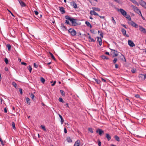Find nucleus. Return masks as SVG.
Listing matches in <instances>:
<instances>
[{
	"mask_svg": "<svg viewBox=\"0 0 146 146\" xmlns=\"http://www.w3.org/2000/svg\"><path fill=\"white\" fill-rule=\"evenodd\" d=\"M4 112L5 113H6L7 112V110L6 108H4Z\"/></svg>",
	"mask_w": 146,
	"mask_h": 146,
	"instance_id": "nucleus-60",
	"label": "nucleus"
},
{
	"mask_svg": "<svg viewBox=\"0 0 146 146\" xmlns=\"http://www.w3.org/2000/svg\"><path fill=\"white\" fill-rule=\"evenodd\" d=\"M58 100L60 102H61L63 103L64 102V101L61 98H59Z\"/></svg>",
	"mask_w": 146,
	"mask_h": 146,
	"instance_id": "nucleus-41",
	"label": "nucleus"
},
{
	"mask_svg": "<svg viewBox=\"0 0 146 146\" xmlns=\"http://www.w3.org/2000/svg\"><path fill=\"white\" fill-rule=\"evenodd\" d=\"M127 19H128L129 21L131 20V18L130 17V15H128L127 13L126 15L125 16H124Z\"/></svg>",
	"mask_w": 146,
	"mask_h": 146,
	"instance_id": "nucleus-22",
	"label": "nucleus"
},
{
	"mask_svg": "<svg viewBox=\"0 0 146 146\" xmlns=\"http://www.w3.org/2000/svg\"><path fill=\"white\" fill-rule=\"evenodd\" d=\"M105 54H107V55H110V54H109V53L108 52H105Z\"/></svg>",
	"mask_w": 146,
	"mask_h": 146,
	"instance_id": "nucleus-64",
	"label": "nucleus"
},
{
	"mask_svg": "<svg viewBox=\"0 0 146 146\" xmlns=\"http://www.w3.org/2000/svg\"><path fill=\"white\" fill-rule=\"evenodd\" d=\"M59 9L62 13V14H64L65 13V11L64 9V8L62 7H59Z\"/></svg>",
	"mask_w": 146,
	"mask_h": 146,
	"instance_id": "nucleus-11",
	"label": "nucleus"
},
{
	"mask_svg": "<svg viewBox=\"0 0 146 146\" xmlns=\"http://www.w3.org/2000/svg\"><path fill=\"white\" fill-rule=\"evenodd\" d=\"M5 70L6 71H8V68L7 67H5Z\"/></svg>",
	"mask_w": 146,
	"mask_h": 146,
	"instance_id": "nucleus-63",
	"label": "nucleus"
},
{
	"mask_svg": "<svg viewBox=\"0 0 146 146\" xmlns=\"http://www.w3.org/2000/svg\"><path fill=\"white\" fill-rule=\"evenodd\" d=\"M139 30L141 32L145 34H146V30L145 28L141 26H139Z\"/></svg>",
	"mask_w": 146,
	"mask_h": 146,
	"instance_id": "nucleus-5",
	"label": "nucleus"
},
{
	"mask_svg": "<svg viewBox=\"0 0 146 146\" xmlns=\"http://www.w3.org/2000/svg\"><path fill=\"white\" fill-rule=\"evenodd\" d=\"M34 12H35V14L36 15H38V12L36 11H35Z\"/></svg>",
	"mask_w": 146,
	"mask_h": 146,
	"instance_id": "nucleus-54",
	"label": "nucleus"
},
{
	"mask_svg": "<svg viewBox=\"0 0 146 146\" xmlns=\"http://www.w3.org/2000/svg\"><path fill=\"white\" fill-rule=\"evenodd\" d=\"M121 25L123 27H124L125 28H126V29H127V27H126V26L125 25L123 24H121Z\"/></svg>",
	"mask_w": 146,
	"mask_h": 146,
	"instance_id": "nucleus-52",
	"label": "nucleus"
},
{
	"mask_svg": "<svg viewBox=\"0 0 146 146\" xmlns=\"http://www.w3.org/2000/svg\"><path fill=\"white\" fill-rule=\"evenodd\" d=\"M65 18L66 19L69 20L71 22L72 24V26H76L80 25V24H78V23H76V21L77 20L76 19H74L73 18H71L68 15L65 16Z\"/></svg>",
	"mask_w": 146,
	"mask_h": 146,
	"instance_id": "nucleus-1",
	"label": "nucleus"
},
{
	"mask_svg": "<svg viewBox=\"0 0 146 146\" xmlns=\"http://www.w3.org/2000/svg\"><path fill=\"white\" fill-rule=\"evenodd\" d=\"M128 23L129 24L135 28H137L138 27V25L133 21H131L130 22H128Z\"/></svg>",
	"mask_w": 146,
	"mask_h": 146,
	"instance_id": "nucleus-4",
	"label": "nucleus"
},
{
	"mask_svg": "<svg viewBox=\"0 0 146 146\" xmlns=\"http://www.w3.org/2000/svg\"><path fill=\"white\" fill-rule=\"evenodd\" d=\"M121 32L123 34V35L125 36L128 37L129 36L128 35H127L126 34V30L124 29L123 28H121Z\"/></svg>",
	"mask_w": 146,
	"mask_h": 146,
	"instance_id": "nucleus-9",
	"label": "nucleus"
},
{
	"mask_svg": "<svg viewBox=\"0 0 146 146\" xmlns=\"http://www.w3.org/2000/svg\"><path fill=\"white\" fill-rule=\"evenodd\" d=\"M13 85L16 88H17V86L16 83L14 82H12Z\"/></svg>",
	"mask_w": 146,
	"mask_h": 146,
	"instance_id": "nucleus-33",
	"label": "nucleus"
},
{
	"mask_svg": "<svg viewBox=\"0 0 146 146\" xmlns=\"http://www.w3.org/2000/svg\"><path fill=\"white\" fill-rule=\"evenodd\" d=\"M114 138L117 141L119 142L120 141L119 138L117 135H115L114 136Z\"/></svg>",
	"mask_w": 146,
	"mask_h": 146,
	"instance_id": "nucleus-25",
	"label": "nucleus"
},
{
	"mask_svg": "<svg viewBox=\"0 0 146 146\" xmlns=\"http://www.w3.org/2000/svg\"><path fill=\"white\" fill-rule=\"evenodd\" d=\"M101 58L103 59H109V58L108 57H107L106 56L104 55H102L101 56Z\"/></svg>",
	"mask_w": 146,
	"mask_h": 146,
	"instance_id": "nucleus-29",
	"label": "nucleus"
},
{
	"mask_svg": "<svg viewBox=\"0 0 146 146\" xmlns=\"http://www.w3.org/2000/svg\"><path fill=\"white\" fill-rule=\"evenodd\" d=\"M61 29H62L63 31H66L67 30L66 27L64 25L63 23H62L61 24Z\"/></svg>",
	"mask_w": 146,
	"mask_h": 146,
	"instance_id": "nucleus-12",
	"label": "nucleus"
},
{
	"mask_svg": "<svg viewBox=\"0 0 146 146\" xmlns=\"http://www.w3.org/2000/svg\"><path fill=\"white\" fill-rule=\"evenodd\" d=\"M128 45L131 47L135 46V45L133 42L131 40H129L128 41Z\"/></svg>",
	"mask_w": 146,
	"mask_h": 146,
	"instance_id": "nucleus-6",
	"label": "nucleus"
},
{
	"mask_svg": "<svg viewBox=\"0 0 146 146\" xmlns=\"http://www.w3.org/2000/svg\"><path fill=\"white\" fill-rule=\"evenodd\" d=\"M6 46L8 48V50H10L11 48V45L10 44H7Z\"/></svg>",
	"mask_w": 146,
	"mask_h": 146,
	"instance_id": "nucleus-34",
	"label": "nucleus"
},
{
	"mask_svg": "<svg viewBox=\"0 0 146 146\" xmlns=\"http://www.w3.org/2000/svg\"><path fill=\"white\" fill-rule=\"evenodd\" d=\"M97 38H98L97 41L99 42V44L101 46L102 44V39L99 37H97Z\"/></svg>",
	"mask_w": 146,
	"mask_h": 146,
	"instance_id": "nucleus-18",
	"label": "nucleus"
},
{
	"mask_svg": "<svg viewBox=\"0 0 146 146\" xmlns=\"http://www.w3.org/2000/svg\"><path fill=\"white\" fill-rule=\"evenodd\" d=\"M135 97L137 98H139L140 97V96L138 94H137L135 95Z\"/></svg>",
	"mask_w": 146,
	"mask_h": 146,
	"instance_id": "nucleus-50",
	"label": "nucleus"
},
{
	"mask_svg": "<svg viewBox=\"0 0 146 146\" xmlns=\"http://www.w3.org/2000/svg\"><path fill=\"white\" fill-rule=\"evenodd\" d=\"M139 77L140 78H141L142 80H144L145 79H146V74H141L139 75Z\"/></svg>",
	"mask_w": 146,
	"mask_h": 146,
	"instance_id": "nucleus-13",
	"label": "nucleus"
},
{
	"mask_svg": "<svg viewBox=\"0 0 146 146\" xmlns=\"http://www.w3.org/2000/svg\"><path fill=\"white\" fill-rule=\"evenodd\" d=\"M80 140H77L75 143L74 146H80Z\"/></svg>",
	"mask_w": 146,
	"mask_h": 146,
	"instance_id": "nucleus-14",
	"label": "nucleus"
},
{
	"mask_svg": "<svg viewBox=\"0 0 146 146\" xmlns=\"http://www.w3.org/2000/svg\"><path fill=\"white\" fill-rule=\"evenodd\" d=\"M92 9H93V11H100V9L98 7H94L92 8Z\"/></svg>",
	"mask_w": 146,
	"mask_h": 146,
	"instance_id": "nucleus-23",
	"label": "nucleus"
},
{
	"mask_svg": "<svg viewBox=\"0 0 146 146\" xmlns=\"http://www.w3.org/2000/svg\"><path fill=\"white\" fill-rule=\"evenodd\" d=\"M106 137L107 138L108 141H109L111 139V137L110 135L108 133L106 134Z\"/></svg>",
	"mask_w": 146,
	"mask_h": 146,
	"instance_id": "nucleus-20",
	"label": "nucleus"
},
{
	"mask_svg": "<svg viewBox=\"0 0 146 146\" xmlns=\"http://www.w3.org/2000/svg\"><path fill=\"white\" fill-rule=\"evenodd\" d=\"M117 58H114V59L113 60V62L114 64H115L116 62L117 61Z\"/></svg>",
	"mask_w": 146,
	"mask_h": 146,
	"instance_id": "nucleus-37",
	"label": "nucleus"
},
{
	"mask_svg": "<svg viewBox=\"0 0 146 146\" xmlns=\"http://www.w3.org/2000/svg\"><path fill=\"white\" fill-rule=\"evenodd\" d=\"M56 82V81H54V82L53 83L51 84V85L52 86H54L55 85Z\"/></svg>",
	"mask_w": 146,
	"mask_h": 146,
	"instance_id": "nucleus-57",
	"label": "nucleus"
},
{
	"mask_svg": "<svg viewBox=\"0 0 146 146\" xmlns=\"http://www.w3.org/2000/svg\"><path fill=\"white\" fill-rule=\"evenodd\" d=\"M66 140L68 143H70L72 142V139L69 137H68L67 138Z\"/></svg>",
	"mask_w": 146,
	"mask_h": 146,
	"instance_id": "nucleus-28",
	"label": "nucleus"
},
{
	"mask_svg": "<svg viewBox=\"0 0 146 146\" xmlns=\"http://www.w3.org/2000/svg\"><path fill=\"white\" fill-rule=\"evenodd\" d=\"M98 16H99L101 18L104 19L105 18V17L104 16H99V15Z\"/></svg>",
	"mask_w": 146,
	"mask_h": 146,
	"instance_id": "nucleus-62",
	"label": "nucleus"
},
{
	"mask_svg": "<svg viewBox=\"0 0 146 146\" xmlns=\"http://www.w3.org/2000/svg\"><path fill=\"white\" fill-rule=\"evenodd\" d=\"M74 29H72L71 28L69 29L68 30V32L69 33H71V31H72V30H73Z\"/></svg>",
	"mask_w": 146,
	"mask_h": 146,
	"instance_id": "nucleus-49",
	"label": "nucleus"
},
{
	"mask_svg": "<svg viewBox=\"0 0 146 146\" xmlns=\"http://www.w3.org/2000/svg\"><path fill=\"white\" fill-rule=\"evenodd\" d=\"M100 36H101L102 38H103V33L102 32L100 34Z\"/></svg>",
	"mask_w": 146,
	"mask_h": 146,
	"instance_id": "nucleus-59",
	"label": "nucleus"
},
{
	"mask_svg": "<svg viewBox=\"0 0 146 146\" xmlns=\"http://www.w3.org/2000/svg\"><path fill=\"white\" fill-rule=\"evenodd\" d=\"M130 1L133 3L134 4H136L137 6L139 5L138 3L135 0H130Z\"/></svg>",
	"mask_w": 146,
	"mask_h": 146,
	"instance_id": "nucleus-24",
	"label": "nucleus"
},
{
	"mask_svg": "<svg viewBox=\"0 0 146 146\" xmlns=\"http://www.w3.org/2000/svg\"><path fill=\"white\" fill-rule=\"evenodd\" d=\"M98 144L99 146H101V142L99 139H98Z\"/></svg>",
	"mask_w": 146,
	"mask_h": 146,
	"instance_id": "nucleus-42",
	"label": "nucleus"
},
{
	"mask_svg": "<svg viewBox=\"0 0 146 146\" xmlns=\"http://www.w3.org/2000/svg\"><path fill=\"white\" fill-rule=\"evenodd\" d=\"M33 65L34 67L36 68H37L38 67V65L37 64H36L35 63H34L33 64Z\"/></svg>",
	"mask_w": 146,
	"mask_h": 146,
	"instance_id": "nucleus-48",
	"label": "nucleus"
},
{
	"mask_svg": "<svg viewBox=\"0 0 146 146\" xmlns=\"http://www.w3.org/2000/svg\"><path fill=\"white\" fill-rule=\"evenodd\" d=\"M111 50V51H113V53L114 54L113 55V57H115L118 56V54L117 53V51H115V50L110 49Z\"/></svg>",
	"mask_w": 146,
	"mask_h": 146,
	"instance_id": "nucleus-10",
	"label": "nucleus"
},
{
	"mask_svg": "<svg viewBox=\"0 0 146 146\" xmlns=\"http://www.w3.org/2000/svg\"><path fill=\"white\" fill-rule=\"evenodd\" d=\"M131 7L135 12H136L137 14L139 13H140L141 11L138 9L137 7L133 5H131Z\"/></svg>",
	"mask_w": 146,
	"mask_h": 146,
	"instance_id": "nucleus-3",
	"label": "nucleus"
},
{
	"mask_svg": "<svg viewBox=\"0 0 146 146\" xmlns=\"http://www.w3.org/2000/svg\"><path fill=\"white\" fill-rule=\"evenodd\" d=\"M139 3L143 7L146 9V3L143 0H139Z\"/></svg>",
	"mask_w": 146,
	"mask_h": 146,
	"instance_id": "nucleus-2",
	"label": "nucleus"
},
{
	"mask_svg": "<svg viewBox=\"0 0 146 146\" xmlns=\"http://www.w3.org/2000/svg\"><path fill=\"white\" fill-rule=\"evenodd\" d=\"M64 132L65 133H67V131L66 128H64Z\"/></svg>",
	"mask_w": 146,
	"mask_h": 146,
	"instance_id": "nucleus-55",
	"label": "nucleus"
},
{
	"mask_svg": "<svg viewBox=\"0 0 146 146\" xmlns=\"http://www.w3.org/2000/svg\"><path fill=\"white\" fill-rule=\"evenodd\" d=\"M60 119H61V124H63V122H64V120L62 117L60 118Z\"/></svg>",
	"mask_w": 146,
	"mask_h": 146,
	"instance_id": "nucleus-45",
	"label": "nucleus"
},
{
	"mask_svg": "<svg viewBox=\"0 0 146 146\" xmlns=\"http://www.w3.org/2000/svg\"><path fill=\"white\" fill-rule=\"evenodd\" d=\"M87 35H88V38L90 39L91 38L90 35V34L89 33H88Z\"/></svg>",
	"mask_w": 146,
	"mask_h": 146,
	"instance_id": "nucleus-58",
	"label": "nucleus"
},
{
	"mask_svg": "<svg viewBox=\"0 0 146 146\" xmlns=\"http://www.w3.org/2000/svg\"><path fill=\"white\" fill-rule=\"evenodd\" d=\"M85 23L86 25L88 27H90V28H92V26L91 25L90 23L88 21H86Z\"/></svg>",
	"mask_w": 146,
	"mask_h": 146,
	"instance_id": "nucleus-26",
	"label": "nucleus"
},
{
	"mask_svg": "<svg viewBox=\"0 0 146 146\" xmlns=\"http://www.w3.org/2000/svg\"><path fill=\"white\" fill-rule=\"evenodd\" d=\"M102 81L103 82H106V80L105 79H104L103 78H102Z\"/></svg>",
	"mask_w": 146,
	"mask_h": 146,
	"instance_id": "nucleus-61",
	"label": "nucleus"
},
{
	"mask_svg": "<svg viewBox=\"0 0 146 146\" xmlns=\"http://www.w3.org/2000/svg\"><path fill=\"white\" fill-rule=\"evenodd\" d=\"M88 130L91 133H93V129L92 128H89L88 129Z\"/></svg>",
	"mask_w": 146,
	"mask_h": 146,
	"instance_id": "nucleus-43",
	"label": "nucleus"
},
{
	"mask_svg": "<svg viewBox=\"0 0 146 146\" xmlns=\"http://www.w3.org/2000/svg\"><path fill=\"white\" fill-rule=\"evenodd\" d=\"M19 2L22 7H25L26 6L25 3L23 2L21 0H19Z\"/></svg>",
	"mask_w": 146,
	"mask_h": 146,
	"instance_id": "nucleus-17",
	"label": "nucleus"
},
{
	"mask_svg": "<svg viewBox=\"0 0 146 146\" xmlns=\"http://www.w3.org/2000/svg\"><path fill=\"white\" fill-rule=\"evenodd\" d=\"M31 98L32 99V100H34V95L33 94H32L31 95Z\"/></svg>",
	"mask_w": 146,
	"mask_h": 146,
	"instance_id": "nucleus-46",
	"label": "nucleus"
},
{
	"mask_svg": "<svg viewBox=\"0 0 146 146\" xmlns=\"http://www.w3.org/2000/svg\"><path fill=\"white\" fill-rule=\"evenodd\" d=\"M28 69L29 70L30 72L31 73V71L32 70V68H31L30 65H29V66Z\"/></svg>",
	"mask_w": 146,
	"mask_h": 146,
	"instance_id": "nucleus-40",
	"label": "nucleus"
},
{
	"mask_svg": "<svg viewBox=\"0 0 146 146\" xmlns=\"http://www.w3.org/2000/svg\"><path fill=\"white\" fill-rule=\"evenodd\" d=\"M115 66L116 68H118V65L117 64H115Z\"/></svg>",
	"mask_w": 146,
	"mask_h": 146,
	"instance_id": "nucleus-56",
	"label": "nucleus"
},
{
	"mask_svg": "<svg viewBox=\"0 0 146 146\" xmlns=\"http://www.w3.org/2000/svg\"><path fill=\"white\" fill-rule=\"evenodd\" d=\"M21 64L22 65H25V66H26L27 65V64L25 62H21Z\"/></svg>",
	"mask_w": 146,
	"mask_h": 146,
	"instance_id": "nucleus-51",
	"label": "nucleus"
},
{
	"mask_svg": "<svg viewBox=\"0 0 146 146\" xmlns=\"http://www.w3.org/2000/svg\"><path fill=\"white\" fill-rule=\"evenodd\" d=\"M90 13L92 15H94L99 16L98 14L94 11H91Z\"/></svg>",
	"mask_w": 146,
	"mask_h": 146,
	"instance_id": "nucleus-15",
	"label": "nucleus"
},
{
	"mask_svg": "<svg viewBox=\"0 0 146 146\" xmlns=\"http://www.w3.org/2000/svg\"><path fill=\"white\" fill-rule=\"evenodd\" d=\"M131 72L132 73H135V69H132L131 70Z\"/></svg>",
	"mask_w": 146,
	"mask_h": 146,
	"instance_id": "nucleus-47",
	"label": "nucleus"
},
{
	"mask_svg": "<svg viewBox=\"0 0 146 146\" xmlns=\"http://www.w3.org/2000/svg\"><path fill=\"white\" fill-rule=\"evenodd\" d=\"M25 98L27 103L28 105L30 104V99L27 97H25Z\"/></svg>",
	"mask_w": 146,
	"mask_h": 146,
	"instance_id": "nucleus-21",
	"label": "nucleus"
},
{
	"mask_svg": "<svg viewBox=\"0 0 146 146\" xmlns=\"http://www.w3.org/2000/svg\"><path fill=\"white\" fill-rule=\"evenodd\" d=\"M72 31H71L70 33L72 36H75L76 34V31L74 29H73V30Z\"/></svg>",
	"mask_w": 146,
	"mask_h": 146,
	"instance_id": "nucleus-19",
	"label": "nucleus"
},
{
	"mask_svg": "<svg viewBox=\"0 0 146 146\" xmlns=\"http://www.w3.org/2000/svg\"><path fill=\"white\" fill-rule=\"evenodd\" d=\"M49 54L51 56V58L53 59L54 60H56V58H55L54 56L53 55L52 53L50 52H49Z\"/></svg>",
	"mask_w": 146,
	"mask_h": 146,
	"instance_id": "nucleus-30",
	"label": "nucleus"
},
{
	"mask_svg": "<svg viewBox=\"0 0 146 146\" xmlns=\"http://www.w3.org/2000/svg\"><path fill=\"white\" fill-rule=\"evenodd\" d=\"M40 81L42 83H44L45 80L44 78L41 77L40 78Z\"/></svg>",
	"mask_w": 146,
	"mask_h": 146,
	"instance_id": "nucleus-35",
	"label": "nucleus"
},
{
	"mask_svg": "<svg viewBox=\"0 0 146 146\" xmlns=\"http://www.w3.org/2000/svg\"><path fill=\"white\" fill-rule=\"evenodd\" d=\"M96 132L97 133H99L100 136L102 135V134L104 133L103 131L100 129H98L96 131Z\"/></svg>",
	"mask_w": 146,
	"mask_h": 146,
	"instance_id": "nucleus-8",
	"label": "nucleus"
},
{
	"mask_svg": "<svg viewBox=\"0 0 146 146\" xmlns=\"http://www.w3.org/2000/svg\"><path fill=\"white\" fill-rule=\"evenodd\" d=\"M111 21H112V22H113V23L114 25H116V22H115V20L114 19V18L113 17H111Z\"/></svg>",
	"mask_w": 146,
	"mask_h": 146,
	"instance_id": "nucleus-32",
	"label": "nucleus"
},
{
	"mask_svg": "<svg viewBox=\"0 0 146 146\" xmlns=\"http://www.w3.org/2000/svg\"><path fill=\"white\" fill-rule=\"evenodd\" d=\"M90 39V40H89V41L90 42H94L95 41V40L93 38H91Z\"/></svg>",
	"mask_w": 146,
	"mask_h": 146,
	"instance_id": "nucleus-44",
	"label": "nucleus"
},
{
	"mask_svg": "<svg viewBox=\"0 0 146 146\" xmlns=\"http://www.w3.org/2000/svg\"><path fill=\"white\" fill-rule=\"evenodd\" d=\"M60 92L62 94V95L63 96H65V93L62 90H60Z\"/></svg>",
	"mask_w": 146,
	"mask_h": 146,
	"instance_id": "nucleus-36",
	"label": "nucleus"
},
{
	"mask_svg": "<svg viewBox=\"0 0 146 146\" xmlns=\"http://www.w3.org/2000/svg\"><path fill=\"white\" fill-rule=\"evenodd\" d=\"M71 5H72L75 9H76L77 8V5L74 1L71 3Z\"/></svg>",
	"mask_w": 146,
	"mask_h": 146,
	"instance_id": "nucleus-16",
	"label": "nucleus"
},
{
	"mask_svg": "<svg viewBox=\"0 0 146 146\" xmlns=\"http://www.w3.org/2000/svg\"><path fill=\"white\" fill-rule=\"evenodd\" d=\"M118 10L119 11L121 12L123 16H124L126 15L127 12L123 9L120 8L119 9H118Z\"/></svg>",
	"mask_w": 146,
	"mask_h": 146,
	"instance_id": "nucleus-7",
	"label": "nucleus"
},
{
	"mask_svg": "<svg viewBox=\"0 0 146 146\" xmlns=\"http://www.w3.org/2000/svg\"><path fill=\"white\" fill-rule=\"evenodd\" d=\"M6 64H7L8 63V60L7 58H5L4 60Z\"/></svg>",
	"mask_w": 146,
	"mask_h": 146,
	"instance_id": "nucleus-38",
	"label": "nucleus"
},
{
	"mask_svg": "<svg viewBox=\"0 0 146 146\" xmlns=\"http://www.w3.org/2000/svg\"><path fill=\"white\" fill-rule=\"evenodd\" d=\"M12 127L13 128L14 130L15 129L16 127H15V123L14 122H13L12 123Z\"/></svg>",
	"mask_w": 146,
	"mask_h": 146,
	"instance_id": "nucleus-31",
	"label": "nucleus"
},
{
	"mask_svg": "<svg viewBox=\"0 0 146 146\" xmlns=\"http://www.w3.org/2000/svg\"><path fill=\"white\" fill-rule=\"evenodd\" d=\"M41 127L42 129L44 131H46V129L45 127L44 126L41 125L40 126Z\"/></svg>",
	"mask_w": 146,
	"mask_h": 146,
	"instance_id": "nucleus-39",
	"label": "nucleus"
},
{
	"mask_svg": "<svg viewBox=\"0 0 146 146\" xmlns=\"http://www.w3.org/2000/svg\"><path fill=\"white\" fill-rule=\"evenodd\" d=\"M93 79L95 80V82H96V83L97 84H99L100 83L101 81L99 79L94 78Z\"/></svg>",
	"mask_w": 146,
	"mask_h": 146,
	"instance_id": "nucleus-27",
	"label": "nucleus"
},
{
	"mask_svg": "<svg viewBox=\"0 0 146 146\" xmlns=\"http://www.w3.org/2000/svg\"><path fill=\"white\" fill-rule=\"evenodd\" d=\"M65 23L67 24H70L69 21L67 20H66Z\"/></svg>",
	"mask_w": 146,
	"mask_h": 146,
	"instance_id": "nucleus-53",
	"label": "nucleus"
}]
</instances>
